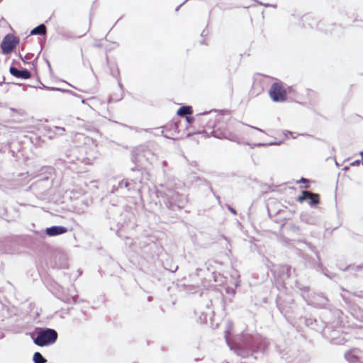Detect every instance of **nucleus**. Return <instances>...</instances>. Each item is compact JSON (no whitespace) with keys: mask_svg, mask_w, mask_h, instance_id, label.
I'll list each match as a JSON object with an SVG mask.
<instances>
[{"mask_svg":"<svg viewBox=\"0 0 363 363\" xmlns=\"http://www.w3.org/2000/svg\"><path fill=\"white\" fill-rule=\"evenodd\" d=\"M9 72L11 75L16 78L28 79L31 77V74L27 69L19 70L15 67H11Z\"/></svg>","mask_w":363,"mask_h":363,"instance_id":"7","label":"nucleus"},{"mask_svg":"<svg viewBox=\"0 0 363 363\" xmlns=\"http://www.w3.org/2000/svg\"><path fill=\"white\" fill-rule=\"evenodd\" d=\"M300 182L303 183H307L308 180L305 178H301Z\"/></svg>","mask_w":363,"mask_h":363,"instance_id":"12","label":"nucleus"},{"mask_svg":"<svg viewBox=\"0 0 363 363\" xmlns=\"http://www.w3.org/2000/svg\"><path fill=\"white\" fill-rule=\"evenodd\" d=\"M186 118L189 123H201L203 129L211 128V133L216 138L230 140H235L238 138L234 121L228 113H218L213 116L201 114L196 117L186 116Z\"/></svg>","mask_w":363,"mask_h":363,"instance_id":"1","label":"nucleus"},{"mask_svg":"<svg viewBox=\"0 0 363 363\" xmlns=\"http://www.w3.org/2000/svg\"><path fill=\"white\" fill-rule=\"evenodd\" d=\"M33 361L35 363H45L46 359L42 356L40 352H35L33 354Z\"/></svg>","mask_w":363,"mask_h":363,"instance_id":"11","label":"nucleus"},{"mask_svg":"<svg viewBox=\"0 0 363 363\" xmlns=\"http://www.w3.org/2000/svg\"><path fill=\"white\" fill-rule=\"evenodd\" d=\"M19 43V38L13 34H7L1 43L2 53L7 55L13 52Z\"/></svg>","mask_w":363,"mask_h":363,"instance_id":"4","label":"nucleus"},{"mask_svg":"<svg viewBox=\"0 0 363 363\" xmlns=\"http://www.w3.org/2000/svg\"><path fill=\"white\" fill-rule=\"evenodd\" d=\"M193 113L192 107L189 106H183L177 111V114L181 116L191 115Z\"/></svg>","mask_w":363,"mask_h":363,"instance_id":"9","label":"nucleus"},{"mask_svg":"<svg viewBox=\"0 0 363 363\" xmlns=\"http://www.w3.org/2000/svg\"><path fill=\"white\" fill-rule=\"evenodd\" d=\"M360 155L362 156V164H363V152H360Z\"/></svg>","mask_w":363,"mask_h":363,"instance_id":"13","label":"nucleus"},{"mask_svg":"<svg viewBox=\"0 0 363 363\" xmlns=\"http://www.w3.org/2000/svg\"><path fill=\"white\" fill-rule=\"evenodd\" d=\"M57 339V333L53 330L47 328L40 330L37 337L34 339V342L38 346L43 347L53 344Z\"/></svg>","mask_w":363,"mask_h":363,"instance_id":"2","label":"nucleus"},{"mask_svg":"<svg viewBox=\"0 0 363 363\" xmlns=\"http://www.w3.org/2000/svg\"><path fill=\"white\" fill-rule=\"evenodd\" d=\"M67 231V228L62 226H53L46 229V233L49 236H55L65 233Z\"/></svg>","mask_w":363,"mask_h":363,"instance_id":"8","label":"nucleus"},{"mask_svg":"<svg viewBox=\"0 0 363 363\" xmlns=\"http://www.w3.org/2000/svg\"><path fill=\"white\" fill-rule=\"evenodd\" d=\"M269 94L276 102H281L287 99V91L281 82L274 83L269 89Z\"/></svg>","mask_w":363,"mask_h":363,"instance_id":"3","label":"nucleus"},{"mask_svg":"<svg viewBox=\"0 0 363 363\" xmlns=\"http://www.w3.org/2000/svg\"><path fill=\"white\" fill-rule=\"evenodd\" d=\"M309 199L311 205L318 204L320 202V196L318 194H314L308 191H303L301 196L298 197L297 201L300 203L304 200Z\"/></svg>","mask_w":363,"mask_h":363,"instance_id":"6","label":"nucleus"},{"mask_svg":"<svg viewBox=\"0 0 363 363\" xmlns=\"http://www.w3.org/2000/svg\"><path fill=\"white\" fill-rule=\"evenodd\" d=\"M179 121H172L169 122L163 127L162 133L168 138H178L179 133Z\"/></svg>","mask_w":363,"mask_h":363,"instance_id":"5","label":"nucleus"},{"mask_svg":"<svg viewBox=\"0 0 363 363\" xmlns=\"http://www.w3.org/2000/svg\"><path fill=\"white\" fill-rule=\"evenodd\" d=\"M355 163H357V164H359V161H356Z\"/></svg>","mask_w":363,"mask_h":363,"instance_id":"14","label":"nucleus"},{"mask_svg":"<svg viewBox=\"0 0 363 363\" xmlns=\"http://www.w3.org/2000/svg\"><path fill=\"white\" fill-rule=\"evenodd\" d=\"M30 33L32 35H45L46 34V27L43 24H40L38 26L33 28Z\"/></svg>","mask_w":363,"mask_h":363,"instance_id":"10","label":"nucleus"}]
</instances>
